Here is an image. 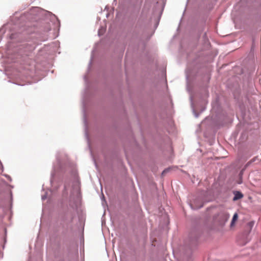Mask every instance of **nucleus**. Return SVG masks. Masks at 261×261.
<instances>
[{
    "mask_svg": "<svg viewBox=\"0 0 261 261\" xmlns=\"http://www.w3.org/2000/svg\"><path fill=\"white\" fill-rule=\"evenodd\" d=\"M57 161L58 162V166L57 169L55 165L53 166V171L51 173L50 184L52 186L54 185V177L57 172H70L71 175L73 178L72 182V186L70 188V184L66 181L64 185V189L63 191V195L68 194V191H70L69 196V204L72 207H74L75 203L80 199V183L77 175V173L75 170L72 171L69 169L68 166H62L60 164L59 159L57 156Z\"/></svg>",
    "mask_w": 261,
    "mask_h": 261,
    "instance_id": "f257e3e1",
    "label": "nucleus"
},
{
    "mask_svg": "<svg viewBox=\"0 0 261 261\" xmlns=\"http://www.w3.org/2000/svg\"><path fill=\"white\" fill-rule=\"evenodd\" d=\"M195 247L196 242L195 241H191L189 244L186 243L182 248V253L184 255L188 257H190Z\"/></svg>",
    "mask_w": 261,
    "mask_h": 261,
    "instance_id": "f03ea898",
    "label": "nucleus"
},
{
    "mask_svg": "<svg viewBox=\"0 0 261 261\" xmlns=\"http://www.w3.org/2000/svg\"><path fill=\"white\" fill-rule=\"evenodd\" d=\"M230 217V215L225 212L220 213L217 217V221L219 222V224L223 226L225 225V223L228 221Z\"/></svg>",
    "mask_w": 261,
    "mask_h": 261,
    "instance_id": "7ed1b4c3",
    "label": "nucleus"
},
{
    "mask_svg": "<svg viewBox=\"0 0 261 261\" xmlns=\"http://www.w3.org/2000/svg\"><path fill=\"white\" fill-rule=\"evenodd\" d=\"M234 197L233 198V201H236L242 198L243 197V194L240 191H235L233 192Z\"/></svg>",
    "mask_w": 261,
    "mask_h": 261,
    "instance_id": "20e7f679",
    "label": "nucleus"
},
{
    "mask_svg": "<svg viewBox=\"0 0 261 261\" xmlns=\"http://www.w3.org/2000/svg\"><path fill=\"white\" fill-rule=\"evenodd\" d=\"M238 218V214L237 213H236L233 216V217H232V219L231 220V223H230V226L232 227L234 225V224L235 223V222L237 220Z\"/></svg>",
    "mask_w": 261,
    "mask_h": 261,
    "instance_id": "39448f33",
    "label": "nucleus"
},
{
    "mask_svg": "<svg viewBox=\"0 0 261 261\" xmlns=\"http://www.w3.org/2000/svg\"><path fill=\"white\" fill-rule=\"evenodd\" d=\"M47 195H48L47 193V192H45V194H44V195H42V196H41V199H42V200H45V199H46V198H47Z\"/></svg>",
    "mask_w": 261,
    "mask_h": 261,
    "instance_id": "423d86ee",
    "label": "nucleus"
},
{
    "mask_svg": "<svg viewBox=\"0 0 261 261\" xmlns=\"http://www.w3.org/2000/svg\"><path fill=\"white\" fill-rule=\"evenodd\" d=\"M168 171V169H165L164 170L163 172H162V174L165 173L166 172H167Z\"/></svg>",
    "mask_w": 261,
    "mask_h": 261,
    "instance_id": "0eeeda50",
    "label": "nucleus"
},
{
    "mask_svg": "<svg viewBox=\"0 0 261 261\" xmlns=\"http://www.w3.org/2000/svg\"><path fill=\"white\" fill-rule=\"evenodd\" d=\"M6 177H7L8 179H10V180H11V177L9 175H4Z\"/></svg>",
    "mask_w": 261,
    "mask_h": 261,
    "instance_id": "6e6552de",
    "label": "nucleus"
},
{
    "mask_svg": "<svg viewBox=\"0 0 261 261\" xmlns=\"http://www.w3.org/2000/svg\"><path fill=\"white\" fill-rule=\"evenodd\" d=\"M56 21L57 22V23L56 24V28H57L58 27V25H59V22H58V20H56Z\"/></svg>",
    "mask_w": 261,
    "mask_h": 261,
    "instance_id": "1a4fd4ad",
    "label": "nucleus"
},
{
    "mask_svg": "<svg viewBox=\"0 0 261 261\" xmlns=\"http://www.w3.org/2000/svg\"><path fill=\"white\" fill-rule=\"evenodd\" d=\"M101 199L102 200H104L105 201V198H104V195L102 194L101 197Z\"/></svg>",
    "mask_w": 261,
    "mask_h": 261,
    "instance_id": "9d476101",
    "label": "nucleus"
},
{
    "mask_svg": "<svg viewBox=\"0 0 261 261\" xmlns=\"http://www.w3.org/2000/svg\"><path fill=\"white\" fill-rule=\"evenodd\" d=\"M91 63H92V58L91 59L90 61L89 62V67H90V66L91 64Z\"/></svg>",
    "mask_w": 261,
    "mask_h": 261,
    "instance_id": "9b49d317",
    "label": "nucleus"
},
{
    "mask_svg": "<svg viewBox=\"0 0 261 261\" xmlns=\"http://www.w3.org/2000/svg\"><path fill=\"white\" fill-rule=\"evenodd\" d=\"M84 122L85 123V125H87V121H86V118H85V117H84Z\"/></svg>",
    "mask_w": 261,
    "mask_h": 261,
    "instance_id": "f8f14e48",
    "label": "nucleus"
},
{
    "mask_svg": "<svg viewBox=\"0 0 261 261\" xmlns=\"http://www.w3.org/2000/svg\"><path fill=\"white\" fill-rule=\"evenodd\" d=\"M194 113H195V117H198V114H196V113H195V112H194Z\"/></svg>",
    "mask_w": 261,
    "mask_h": 261,
    "instance_id": "ddd939ff",
    "label": "nucleus"
},
{
    "mask_svg": "<svg viewBox=\"0 0 261 261\" xmlns=\"http://www.w3.org/2000/svg\"><path fill=\"white\" fill-rule=\"evenodd\" d=\"M201 207H202V205H200L199 206H198V207H197V208H201Z\"/></svg>",
    "mask_w": 261,
    "mask_h": 261,
    "instance_id": "4468645a",
    "label": "nucleus"
},
{
    "mask_svg": "<svg viewBox=\"0 0 261 261\" xmlns=\"http://www.w3.org/2000/svg\"><path fill=\"white\" fill-rule=\"evenodd\" d=\"M190 206H191V208H192V209H195V207H194L192 205H190Z\"/></svg>",
    "mask_w": 261,
    "mask_h": 261,
    "instance_id": "2eb2a0df",
    "label": "nucleus"
},
{
    "mask_svg": "<svg viewBox=\"0 0 261 261\" xmlns=\"http://www.w3.org/2000/svg\"><path fill=\"white\" fill-rule=\"evenodd\" d=\"M98 35H99V36L100 35V30L98 31Z\"/></svg>",
    "mask_w": 261,
    "mask_h": 261,
    "instance_id": "dca6fc26",
    "label": "nucleus"
},
{
    "mask_svg": "<svg viewBox=\"0 0 261 261\" xmlns=\"http://www.w3.org/2000/svg\"><path fill=\"white\" fill-rule=\"evenodd\" d=\"M84 79H85V80H87L86 76H84Z\"/></svg>",
    "mask_w": 261,
    "mask_h": 261,
    "instance_id": "f3484780",
    "label": "nucleus"
},
{
    "mask_svg": "<svg viewBox=\"0 0 261 261\" xmlns=\"http://www.w3.org/2000/svg\"><path fill=\"white\" fill-rule=\"evenodd\" d=\"M53 17H54V18H55V19H56V17H55V15H54V16H53Z\"/></svg>",
    "mask_w": 261,
    "mask_h": 261,
    "instance_id": "a211bd4d",
    "label": "nucleus"
}]
</instances>
